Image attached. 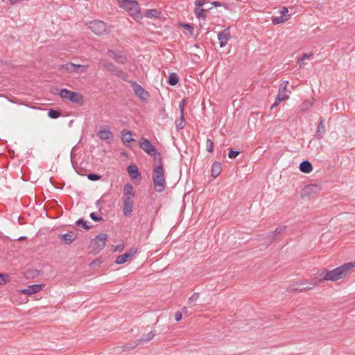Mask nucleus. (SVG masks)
<instances>
[{"label": "nucleus", "instance_id": "f257e3e1", "mask_svg": "<svg viewBox=\"0 0 355 355\" xmlns=\"http://www.w3.org/2000/svg\"><path fill=\"white\" fill-rule=\"evenodd\" d=\"M352 269L353 265L349 263H345L343 265L331 270L324 268L322 270L320 275L322 277V279H320V282H336L340 279H344L348 275V274Z\"/></svg>", "mask_w": 355, "mask_h": 355}, {"label": "nucleus", "instance_id": "f03ea898", "mask_svg": "<svg viewBox=\"0 0 355 355\" xmlns=\"http://www.w3.org/2000/svg\"><path fill=\"white\" fill-rule=\"evenodd\" d=\"M158 163L159 164L155 166L153 171V180L155 191L160 193L165 189L166 184L163 164L162 162Z\"/></svg>", "mask_w": 355, "mask_h": 355}, {"label": "nucleus", "instance_id": "7ed1b4c3", "mask_svg": "<svg viewBox=\"0 0 355 355\" xmlns=\"http://www.w3.org/2000/svg\"><path fill=\"white\" fill-rule=\"evenodd\" d=\"M120 8L124 9L135 19H141L142 15L137 0H117Z\"/></svg>", "mask_w": 355, "mask_h": 355}, {"label": "nucleus", "instance_id": "20e7f679", "mask_svg": "<svg viewBox=\"0 0 355 355\" xmlns=\"http://www.w3.org/2000/svg\"><path fill=\"white\" fill-rule=\"evenodd\" d=\"M139 147L149 155L153 156L155 162H161L162 156L160 153H157L156 148L148 139L142 138L139 142Z\"/></svg>", "mask_w": 355, "mask_h": 355}, {"label": "nucleus", "instance_id": "39448f33", "mask_svg": "<svg viewBox=\"0 0 355 355\" xmlns=\"http://www.w3.org/2000/svg\"><path fill=\"white\" fill-rule=\"evenodd\" d=\"M59 95L62 98L68 100L78 105L81 106L84 104L83 95L72 90H60Z\"/></svg>", "mask_w": 355, "mask_h": 355}, {"label": "nucleus", "instance_id": "423d86ee", "mask_svg": "<svg viewBox=\"0 0 355 355\" xmlns=\"http://www.w3.org/2000/svg\"><path fill=\"white\" fill-rule=\"evenodd\" d=\"M291 17V15L289 14L288 9L286 7H283L277 12V15L272 17V22L274 25L284 24L288 21Z\"/></svg>", "mask_w": 355, "mask_h": 355}, {"label": "nucleus", "instance_id": "0eeeda50", "mask_svg": "<svg viewBox=\"0 0 355 355\" xmlns=\"http://www.w3.org/2000/svg\"><path fill=\"white\" fill-rule=\"evenodd\" d=\"M62 69L71 73L83 74L87 71L89 67L84 64H76L72 62L62 65Z\"/></svg>", "mask_w": 355, "mask_h": 355}, {"label": "nucleus", "instance_id": "6e6552de", "mask_svg": "<svg viewBox=\"0 0 355 355\" xmlns=\"http://www.w3.org/2000/svg\"><path fill=\"white\" fill-rule=\"evenodd\" d=\"M107 239V234H99L92 240V245L94 250L96 252H100L103 250L105 245Z\"/></svg>", "mask_w": 355, "mask_h": 355}, {"label": "nucleus", "instance_id": "1a4fd4ad", "mask_svg": "<svg viewBox=\"0 0 355 355\" xmlns=\"http://www.w3.org/2000/svg\"><path fill=\"white\" fill-rule=\"evenodd\" d=\"M89 28L94 33L98 35H103L107 32L106 24L102 21L95 20L91 21L89 24Z\"/></svg>", "mask_w": 355, "mask_h": 355}, {"label": "nucleus", "instance_id": "9d476101", "mask_svg": "<svg viewBox=\"0 0 355 355\" xmlns=\"http://www.w3.org/2000/svg\"><path fill=\"white\" fill-rule=\"evenodd\" d=\"M305 284L306 283L304 282H297L296 284H293L289 286L287 288V291L288 292H303L305 291L311 290L315 286V284H311V285L309 286L304 287Z\"/></svg>", "mask_w": 355, "mask_h": 355}, {"label": "nucleus", "instance_id": "9b49d317", "mask_svg": "<svg viewBox=\"0 0 355 355\" xmlns=\"http://www.w3.org/2000/svg\"><path fill=\"white\" fill-rule=\"evenodd\" d=\"M134 199H123V214L125 216L129 217L133 210Z\"/></svg>", "mask_w": 355, "mask_h": 355}, {"label": "nucleus", "instance_id": "f8f14e48", "mask_svg": "<svg viewBox=\"0 0 355 355\" xmlns=\"http://www.w3.org/2000/svg\"><path fill=\"white\" fill-rule=\"evenodd\" d=\"M101 65L103 69L110 71L119 77H123L124 75L122 71L118 69L113 64L110 62H102Z\"/></svg>", "mask_w": 355, "mask_h": 355}, {"label": "nucleus", "instance_id": "ddd939ff", "mask_svg": "<svg viewBox=\"0 0 355 355\" xmlns=\"http://www.w3.org/2000/svg\"><path fill=\"white\" fill-rule=\"evenodd\" d=\"M155 336V333L153 331H150L146 335H144L141 338L136 340L134 342L132 348H135L138 345H143L144 343H148L153 339Z\"/></svg>", "mask_w": 355, "mask_h": 355}, {"label": "nucleus", "instance_id": "4468645a", "mask_svg": "<svg viewBox=\"0 0 355 355\" xmlns=\"http://www.w3.org/2000/svg\"><path fill=\"white\" fill-rule=\"evenodd\" d=\"M230 38L231 35L228 29H225L220 32L218 35V39L220 42V47L223 48L225 46Z\"/></svg>", "mask_w": 355, "mask_h": 355}, {"label": "nucleus", "instance_id": "2eb2a0df", "mask_svg": "<svg viewBox=\"0 0 355 355\" xmlns=\"http://www.w3.org/2000/svg\"><path fill=\"white\" fill-rule=\"evenodd\" d=\"M97 136L102 140L110 141L113 139V133L108 126H105L97 132Z\"/></svg>", "mask_w": 355, "mask_h": 355}, {"label": "nucleus", "instance_id": "dca6fc26", "mask_svg": "<svg viewBox=\"0 0 355 355\" xmlns=\"http://www.w3.org/2000/svg\"><path fill=\"white\" fill-rule=\"evenodd\" d=\"M43 287V284L30 285L26 288L21 290V293L31 295L40 292L42 290Z\"/></svg>", "mask_w": 355, "mask_h": 355}, {"label": "nucleus", "instance_id": "f3484780", "mask_svg": "<svg viewBox=\"0 0 355 355\" xmlns=\"http://www.w3.org/2000/svg\"><path fill=\"white\" fill-rule=\"evenodd\" d=\"M136 252V250L133 248L130 249L128 252H125V254L118 256L115 260V263L116 264L124 263L128 261V258L135 254Z\"/></svg>", "mask_w": 355, "mask_h": 355}, {"label": "nucleus", "instance_id": "a211bd4d", "mask_svg": "<svg viewBox=\"0 0 355 355\" xmlns=\"http://www.w3.org/2000/svg\"><path fill=\"white\" fill-rule=\"evenodd\" d=\"M123 192V198L134 199L135 196L133 187L130 183H127L124 185Z\"/></svg>", "mask_w": 355, "mask_h": 355}, {"label": "nucleus", "instance_id": "6ab92c4d", "mask_svg": "<svg viewBox=\"0 0 355 355\" xmlns=\"http://www.w3.org/2000/svg\"><path fill=\"white\" fill-rule=\"evenodd\" d=\"M325 126H324V120L320 119V121L318 125L316 132H315V138L318 140H320L323 138L325 134Z\"/></svg>", "mask_w": 355, "mask_h": 355}, {"label": "nucleus", "instance_id": "aec40b11", "mask_svg": "<svg viewBox=\"0 0 355 355\" xmlns=\"http://www.w3.org/2000/svg\"><path fill=\"white\" fill-rule=\"evenodd\" d=\"M289 96L286 94V90H280L277 94L275 103L270 107V109H273L277 107L282 101L288 99Z\"/></svg>", "mask_w": 355, "mask_h": 355}, {"label": "nucleus", "instance_id": "412c9836", "mask_svg": "<svg viewBox=\"0 0 355 355\" xmlns=\"http://www.w3.org/2000/svg\"><path fill=\"white\" fill-rule=\"evenodd\" d=\"M60 236H61L62 242L64 244H71L76 239V234H74L73 232H68L64 234L60 235Z\"/></svg>", "mask_w": 355, "mask_h": 355}, {"label": "nucleus", "instance_id": "4be33fe9", "mask_svg": "<svg viewBox=\"0 0 355 355\" xmlns=\"http://www.w3.org/2000/svg\"><path fill=\"white\" fill-rule=\"evenodd\" d=\"M300 169L303 173H309L312 171L313 166L309 161L304 160L300 163Z\"/></svg>", "mask_w": 355, "mask_h": 355}, {"label": "nucleus", "instance_id": "5701e85b", "mask_svg": "<svg viewBox=\"0 0 355 355\" xmlns=\"http://www.w3.org/2000/svg\"><path fill=\"white\" fill-rule=\"evenodd\" d=\"M222 171L221 164L220 162H216L213 164L211 167V176L214 178L218 177Z\"/></svg>", "mask_w": 355, "mask_h": 355}, {"label": "nucleus", "instance_id": "b1692460", "mask_svg": "<svg viewBox=\"0 0 355 355\" xmlns=\"http://www.w3.org/2000/svg\"><path fill=\"white\" fill-rule=\"evenodd\" d=\"M127 171L132 179H137L140 175L138 168L135 165L128 166Z\"/></svg>", "mask_w": 355, "mask_h": 355}, {"label": "nucleus", "instance_id": "393cba45", "mask_svg": "<svg viewBox=\"0 0 355 355\" xmlns=\"http://www.w3.org/2000/svg\"><path fill=\"white\" fill-rule=\"evenodd\" d=\"M285 229H286L285 226H279V227H277L276 230L273 232H272L269 235H268L267 237H268V239L269 240L268 245L272 243V242L273 239H275V237L277 234H279L282 232H283Z\"/></svg>", "mask_w": 355, "mask_h": 355}, {"label": "nucleus", "instance_id": "a878e982", "mask_svg": "<svg viewBox=\"0 0 355 355\" xmlns=\"http://www.w3.org/2000/svg\"><path fill=\"white\" fill-rule=\"evenodd\" d=\"M135 95L143 102H146L149 97L148 90H134Z\"/></svg>", "mask_w": 355, "mask_h": 355}, {"label": "nucleus", "instance_id": "bb28decb", "mask_svg": "<svg viewBox=\"0 0 355 355\" xmlns=\"http://www.w3.org/2000/svg\"><path fill=\"white\" fill-rule=\"evenodd\" d=\"M162 15V12L157 9L148 10L145 12L144 16L148 18H159Z\"/></svg>", "mask_w": 355, "mask_h": 355}, {"label": "nucleus", "instance_id": "cd10ccee", "mask_svg": "<svg viewBox=\"0 0 355 355\" xmlns=\"http://www.w3.org/2000/svg\"><path fill=\"white\" fill-rule=\"evenodd\" d=\"M132 132L123 130L121 132V140L124 143L132 141L134 139L132 137Z\"/></svg>", "mask_w": 355, "mask_h": 355}, {"label": "nucleus", "instance_id": "c85d7f7f", "mask_svg": "<svg viewBox=\"0 0 355 355\" xmlns=\"http://www.w3.org/2000/svg\"><path fill=\"white\" fill-rule=\"evenodd\" d=\"M313 103V99L304 101L300 105V111L306 112L310 110Z\"/></svg>", "mask_w": 355, "mask_h": 355}, {"label": "nucleus", "instance_id": "c756f323", "mask_svg": "<svg viewBox=\"0 0 355 355\" xmlns=\"http://www.w3.org/2000/svg\"><path fill=\"white\" fill-rule=\"evenodd\" d=\"M179 81V77L175 73H170L168 76V83L171 86H175Z\"/></svg>", "mask_w": 355, "mask_h": 355}, {"label": "nucleus", "instance_id": "7c9ffc66", "mask_svg": "<svg viewBox=\"0 0 355 355\" xmlns=\"http://www.w3.org/2000/svg\"><path fill=\"white\" fill-rule=\"evenodd\" d=\"M175 125L178 130H182L185 126L184 114H180V118L175 121Z\"/></svg>", "mask_w": 355, "mask_h": 355}, {"label": "nucleus", "instance_id": "2f4dec72", "mask_svg": "<svg viewBox=\"0 0 355 355\" xmlns=\"http://www.w3.org/2000/svg\"><path fill=\"white\" fill-rule=\"evenodd\" d=\"M312 56V54H304L298 59V64L300 67L302 68L305 65V60H309Z\"/></svg>", "mask_w": 355, "mask_h": 355}, {"label": "nucleus", "instance_id": "473e14b6", "mask_svg": "<svg viewBox=\"0 0 355 355\" xmlns=\"http://www.w3.org/2000/svg\"><path fill=\"white\" fill-rule=\"evenodd\" d=\"M48 116L51 119H58L61 116V112L59 110L51 109L48 112Z\"/></svg>", "mask_w": 355, "mask_h": 355}, {"label": "nucleus", "instance_id": "72a5a7b5", "mask_svg": "<svg viewBox=\"0 0 355 355\" xmlns=\"http://www.w3.org/2000/svg\"><path fill=\"white\" fill-rule=\"evenodd\" d=\"M200 297L199 293H194L189 298V304L190 306H193L196 304L197 300Z\"/></svg>", "mask_w": 355, "mask_h": 355}, {"label": "nucleus", "instance_id": "f704fd0d", "mask_svg": "<svg viewBox=\"0 0 355 355\" xmlns=\"http://www.w3.org/2000/svg\"><path fill=\"white\" fill-rule=\"evenodd\" d=\"M194 12L198 18H200V17L205 18V15L204 14L205 12V10L198 7L195 9Z\"/></svg>", "mask_w": 355, "mask_h": 355}, {"label": "nucleus", "instance_id": "c9c22d12", "mask_svg": "<svg viewBox=\"0 0 355 355\" xmlns=\"http://www.w3.org/2000/svg\"><path fill=\"white\" fill-rule=\"evenodd\" d=\"M206 148H207V150L209 153L213 152L214 143L210 139H207V140H206Z\"/></svg>", "mask_w": 355, "mask_h": 355}, {"label": "nucleus", "instance_id": "e433bc0d", "mask_svg": "<svg viewBox=\"0 0 355 355\" xmlns=\"http://www.w3.org/2000/svg\"><path fill=\"white\" fill-rule=\"evenodd\" d=\"M115 61L119 64H125L127 61V58L125 55L120 54L116 57Z\"/></svg>", "mask_w": 355, "mask_h": 355}, {"label": "nucleus", "instance_id": "4c0bfd02", "mask_svg": "<svg viewBox=\"0 0 355 355\" xmlns=\"http://www.w3.org/2000/svg\"><path fill=\"white\" fill-rule=\"evenodd\" d=\"M78 226H81L85 230H88L90 228V226H88L86 222L83 219H79L76 222Z\"/></svg>", "mask_w": 355, "mask_h": 355}, {"label": "nucleus", "instance_id": "58836bf2", "mask_svg": "<svg viewBox=\"0 0 355 355\" xmlns=\"http://www.w3.org/2000/svg\"><path fill=\"white\" fill-rule=\"evenodd\" d=\"M240 153H241L240 151L234 150L231 149L228 153V157L230 159H234L240 154Z\"/></svg>", "mask_w": 355, "mask_h": 355}, {"label": "nucleus", "instance_id": "ea45409f", "mask_svg": "<svg viewBox=\"0 0 355 355\" xmlns=\"http://www.w3.org/2000/svg\"><path fill=\"white\" fill-rule=\"evenodd\" d=\"M87 178L92 181H96L101 179V176L95 173H89L87 175Z\"/></svg>", "mask_w": 355, "mask_h": 355}, {"label": "nucleus", "instance_id": "a19ab883", "mask_svg": "<svg viewBox=\"0 0 355 355\" xmlns=\"http://www.w3.org/2000/svg\"><path fill=\"white\" fill-rule=\"evenodd\" d=\"M90 218L94 220V221H101L103 220V218L101 216H98L96 213L94 212H92L89 215Z\"/></svg>", "mask_w": 355, "mask_h": 355}, {"label": "nucleus", "instance_id": "79ce46f5", "mask_svg": "<svg viewBox=\"0 0 355 355\" xmlns=\"http://www.w3.org/2000/svg\"><path fill=\"white\" fill-rule=\"evenodd\" d=\"M318 189V187L316 184H311L306 187V191H315Z\"/></svg>", "mask_w": 355, "mask_h": 355}, {"label": "nucleus", "instance_id": "37998d69", "mask_svg": "<svg viewBox=\"0 0 355 355\" xmlns=\"http://www.w3.org/2000/svg\"><path fill=\"white\" fill-rule=\"evenodd\" d=\"M185 104H186V101H185V99H182V100L180 102V104H179V108H180V114H184V108Z\"/></svg>", "mask_w": 355, "mask_h": 355}, {"label": "nucleus", "instance_id": "c03bdc74", "mask_svg": "<svg viewBox=\"0 0 355 355\" xmlns=\"http://www.w3.org/2000/svg\"><path fill=\"white\" fill-rule=\"evenodd\" d=\"M107 55H108V56H109L110 58H112V59H114V60H116V57L117 55H119V53H116V52H114V51H107Z\"/></svg>", "mask_w": 355, "mask_h": 355}, {"label": "nucleus", "instance_id": "a18cd8bd", "mask_svg": "<svg viewBox=\"0 0 355 355\" xmlns=\"http://www.w3.org/2000/svg\"><path fill=\"white\" fill-rule=\"evenodd\" d=\"M6 278H8V275L0 273V285L5 284L6 282H8Z\"/></svg>", "mask_w": 355, "mask_h": 355}, {"label": "nucleus", "instance_id": "49530a36", "mask_svg": "<svg viewBox=\"0 0 355 355\" xmlns=\"http://www.w3.org/2000/svg\"><path fill=\"white\" fill-rule=\"evenodd\" d=\"M205 1L206 0H196L195 5L196 6L200 8L205 4Z\"/></svg>", "mask_w": 355, "mask_h": 355}, {"label": "nucleus", "instance_id": "de8ad7c7", "mask_svg": "<svg viewBox=\"0 0 355 355\" xmlns=\"http://www.w3.org/2000/svg\"><path fill=\"white\" fill-rule=\"evenodd\" d=\"M182 318V313L180 311H178L175 314V319L176 321H180Z\"/></svg>", "mask_w": 355, "mask_h": 355}, {"label": "nucleus", "instance_id": "09e8293b", "mask_svg": "<svg viewBox=\"0 0 355 355\" xmlns=\"http://www.w3.org/2000/svg\"><path fill=\"white\" fill-rule=\"evenodd\" d=\"M123 248H124V244L121 243V244L116 246L115 251L121 252L123 250Z\"/></svg>", "mask_w": 355, "mask_h": 355}, {"label": "nucleus", "instance_id": "8fccbe9b", "mask_svg": "<svg viewBox=\"0 0 355 355\" xmlns=\"http://www.w3.org/2000/svg\"><path fill=\"white\" fill-rule=\"evenodd\" d=\"M211 4L215 7H220L221 6V3L219 1H214Z\"/></svg>", "mask_w": 355, "mask_h": 355}, {"label": "nucleus", "instance_id": "3c124183", "mask_svg": "<svg viewBox=\"0 0 355 355\" xmlns=\"http://www.w3.org/2000/svg\"><path fill=\"white\" fill-rule=\"evenodd\" d=\"M184 27L187 28V29H189L190 31H191L193 30L192 27L188 24H185Z\"/></svg>", "mask_w": 355, "mask_h": 355}, {"label": "nucleus", "instance_id": "603ef678", "mask_svg": "<svg viewBox=\"0 0 355 355\" xmlns=\"http://www.w3.org/2000/svg\"><path fill=\"white\" fill-rule=\"evenodd\" d=\"M132 87H133V89H138V85L136 83H132Z\"/></svg>", "mask_w": 355, "mask_h": 355}, {"label": "nucleus", "instance_id": "864d4df0", "mask_svg": "<svg viewBox=\"0 0 355 355\" xmlns=\"http://www.w3.org/2000/svg\"><path fill=\"white\" fill-rule=\"evenodd\" d=\"M26 239V236H21L19 239V240H24Z\"/></svg>", "mask_w": 355, "mask_h": 355}, {"label": "nucleus", "instance_id": "5fc2aeb1", "mask_svg": "<svg viewBox=\"0 0 355 355\" xmlns=\"http://www.w3.org/2000/svg\"><path fill=\"white\" fill-rule=\"evenodd\" d=\"M287 84H288V83L286 82V85H284V89H286V87H287V85H286ZM282 86L283 87V85H282Z\"/></svg>", "mask_w": 355, "mask_h": 355}, {"label": "nucleus", "instance_id": "6e6d98bb", "mask_svg": "<svg viewBox=\"0 0 355 355\" xmlns=\"http://www.w3.org/2000/svg\"><path fill=\"white\" fill-rule=\"evenodd\" d=\"M183 311H187V308H186V307H184Z\"/></svg>", "mask_w": 355, "mask_h": 355}]
</instances>
